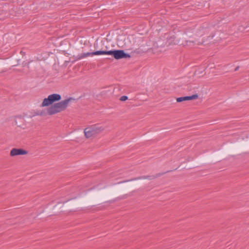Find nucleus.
Segmentation results:
<instances>
[{
    "instance_id": "f257e3e1",
    "label": "nucleus",
    "mask_w": 249,
    "mask_h": 249,
    "mask_svg": "<svg viewBox=\"0 0 249 249\" xmlns=\"http://www.w3.org/2000/svg\"><path fill=\"white\" fill-rule=\"evenodd\" d=\"M74 100L72 97H70L62 101L54 103L47 108V113L49 115H52L64 111L67 108L69 103L71 101Z\"/></svg>"
},
{
    "instance_id": "f03ea898",
    "label": "nucleus",
    "mask_w": 249,
    "mask_h": 249,
    "mask_svg": "<svg viewBox=\"0 0 249 249\" xmlns=\"http://www.w3.org/2000/svg\"><path fill=\"white\" fill-rule=\"evenodd\" d=\"M105 128L100 125L95 124L88 127L84 129L85 136L87 138L95 137L102 132Z\"/></svg>"
},
{
    "instance_id": "7ed1b4c3",
    "label": "nucleus",
    "mask_w": 249,
    "mask_h": 249,
    "mask_svg": "<svg viewBox=\"0 0 249 249\" xmlns=\"http://www.w3.org/2000/svg\"><path fill=\"white\" fill-rule=\"evenodd\" d=\"M103 54L111 55L116 59L130 57V54L125 53L124 51L122 50L110 51L102 50V55Z\"/></svg>"
},
{
    "instance_id": "20e7f679",
    "label": "nucleus",
    "mask_w": 249,
    "mask_h": 249,
    "mask_svg": "<svg viewBox=\"0 0 249 249\" xmlns=\"http://www.w3.org/2000/svg\"><path fill=\"white\" fill-rule=\"evenodd\" d=\"M61 99V96L60 94L53 93L48 96L47 98L44 99L41 107H49L52 106L55 102L59 101Z\"/></svg>"
},
{
    "instance_id": "39448f33",
    "label": "nucleus",
    "mask_w": 249,
    "mask_h": 249,
    "mask_svg": "<svg viewBox=\"0 0 249 249\" xmlns=\"http://www.w3.org/2000/svg\"><path fill=\"white\" fill-rule=\"evenodd\" d=\"M172 171V170L167 171V172H165L164 173L157 174L156 175L140 176V177H139L137 178H132L131 179L123 181L122 182H128L130 181L136 180L141 179H147L151 180V179L157 178L161 176V175H163V174H164L166 173L170 172Z\"/></svg>"
},
{
    "instance_id": "423d86ee",
    "label": "nucleus",
    "mask_w": 249,
    "mask_h": 249,
    "mask_svg": "<svg viewBox=\"0 0 249 249\" xmlns=\"http://www.w3.org/2000/svg\"><path fill=\"white\" fill-rule=\"evenodd\" d=\"M153 46L155 48L161 49L165 46H167L166 39L165 38V33L163 36H161L158 40L154 43Z\"/></svg>"
},
{
    "instance_id": "0eeeda50",
    "label": "nucleus",
    "mask_w": 249,
    "mask_h": 249,
    "mask_svg": "<svg viewBox=\"0 0 249 249\" xmlns=\"http://www.w3.org/2000/svg\"><path fill=\"white\" fill-rule=\"evenodd\" d=\"M167 47L176 45L178 43V40L174 35H171L169 33H165Z\"/></svg>"
},
{
    "instance_id": "6e6552de",
    "label": "nucleus",
    "mask_w": 249,
    "mask_h": 249,
    "mask_svg": "<svg viewBox=\"0 0 249 249\" xmlns=\"http://www.w3.org/2000/svg\"><path fill=\"white\" fill-rule=\"evenodd\" d=\"M28 151L22 148H13L11 150L10 155L11 157H15L19 155H24L28 154Z\"/></svg>"
},
{
    "instance_id": "1a4fd4ad",
    "label": "nucleus",
    "mask_w": 249,
    "mask_h": 249,
    "mask_svg": "<svg viewBox=\"0 0 249 249\" xmlns=\"http://www.w3.org/2000/svg\"><path fill=\"white\" fill-rule=\"evenodd\" d=\"M94 55H102V50H99L93 52L91 53H82L81 54H79L76 57V59L75 60H80L81 59H82L83 58L89 56H92Z\"/></svg>"
},
{
    "instance_id": "9d476101",
    "label": "nucleus",
    "mask_w": 249,
    "mask_h": 249,
    "mask_svg": "<svg viewBox=\"0 0 249 249\" xmlns=\"http://www.w3.org/2000/svg\"><path fill=\"white\" fill-rule=\"evenodd\" d=\"M198 98V95L197 94H195L191 96L178 97L177 98L176 100L177 102L180 103L185 101L197 99Z\"/></svg>"
},
{
    "instance_id": "9b49d317",
    "label": "nucleus",
    "mask_w": 249,
    "mask_h": 249,
    "mask_svg": "<svg viewBox=\"0 0 249 249\" xmlns=\"http://www.w3.org/2000/svg\"><path fill=\"white\" fill-rule=\"evenodd\" d=\"M186 43L187 45L192 47L196 43H197L198 45L202 44L203 41L202 40L201 41H199L198 39L195 38L194 40H186Z\"/></svg>"
},
{
    "instance_id": "f8f14e48",
    "label": "nucleus",
    "mask_w": 249,
    "mask_h": 249,
    "mask_svg": "<svg viewBox=\"0 0 249 249\" xmlns=\"http://www.w3.org/2000/svg\"><path fill=\"white\" fill-rule=\"evenodd\" d=\"M128 99V97L125 95H124L122 97H121L120 100L121 101H125Z\"/></svg>"
},
{
    "instance_id": "ddd939ff",
    "label": "nucleus",
    "mask_w": 249,
    "mask_h": 249,
    "mask_svg": "<svg viewBox=\"0 0 249 249\" xmlns=\"http://www.w3.org/2000/svg\"><path fill=\"white\" fill-rule=\"evenodd\" d=\"M45 114V112L43 111L37 112L36 113V115L42 116Z\"/></svg>"
},
{
    "instance_id": "4468645a",
    "label": "nucleus",
    "mask_w": 249,
    "mask_h": 249,
    "mask_svg": "<svg viewBox=\"0 0 249 249\" xmlns=\"http://www.w3.org/2000/svg\"><path fill=\"white\" fill-rule=\"evenodd\" d=\"M29 62H26V61H24L23 62V66H28L29 64Z\"/></svg>"
},
{
    "instance_id": "2eb2a0df",
    "label": "nucleus",
    "mask_w": 249,
    "mask_h": 249,
    "mask_svg": "<svg viewBox=\"0 0 249 249\" xmlns=\"http://www.w3.org/2000/svg\"><path fill=\"white\" fill-rule=\"evenodd\" d=\"M239 66H237V67L235 68V69H234V71H238V69H239Z\"/></svg>"
},
{
    "instance_id": "dca6fc26",
    "label": "nucleus",
    "mask_w": 249,
    "mask_h": 249,
    "mask_svg": "<svg viewBox=\"0 0 249 249\" xmlns=\"http://www.w3.org/2000/svg\"><path fill=\"white\" fill-rule=\"evenodd\" d=\"M20 53H21V54H25V53H24V52H23L22 51H20Z\"/></svg>"
},
{
    "instance_id": "f3484780",
    "label": "nucleus",
    "mask_w": 249,
    "mask_h": 249,
    "mask_svg": "<svg viewBox=\"0 0 249 249\" xmlns=\"http://www.w3.org/2000/svg\"><path fill=\"white\" fill-rule=\"evenodd\" d=\"M159 51H160V52H162V50H161V49H160V50H159Z\"/></svg>"
},
{
    "instance_id": "a211bd4d",
    "label": "nucleus",
    "mask_w": 249,
    "mask_h": 249,
    "mask_svg": "<svg viewBox=\"0 0 249 249\" xmlns=\"http://www.w3.org/2000/svg\"><path fill=\"white\" fill-rule=\"evenodd\" d=\"M141 35H143V34H139Z\"/></svg>"
}]
</instances>
